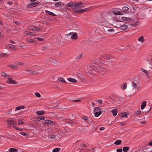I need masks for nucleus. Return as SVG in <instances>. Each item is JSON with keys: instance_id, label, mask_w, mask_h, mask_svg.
<instances>
[{"instance_id": "f257e3e1", "label": "nucleus", "mask_w": 152, "mask_h": 152, "mask_svg": "<svg viewBox=\"0 0 152 152\" xmlns=\"http://www.w3.org/2000/svg\"><path fill=\"white\" fill-rule=\"evenodd\" d=\"M132 86L133 87L132 91L133 92H136L138 91L139 87L136 83L134 82H132Z\"/></svg>"}, {"instance_id": "f03ea898", "label": "nucleus", "mask_w": 152, "mask_h": 152, "mask_svg": "<svg viewBox=\"0 0 152 152\" xmlns=\"http://www.w3.org/2000/svg\"><path fill=\"white\" fill-rule=\"evenodd\" d=\"M7 122L8 124L10 126L12 125V126L13 125H14L15 124H17V123L14 120L11 119H8L7 121Z\"/></svg>"}, {"instance_id": "7ed1b4c3", "label": "nucleus", "mask_w": 152, "mask_h": 152, "mask_svg": "<svg viewBox=\"0 0 152 152\" xmlns=\"http://www.w3.org/2000/svg\"><path fill=\"white\" fill-rule=\"evenodd\" d=\"M43 122L44 124H49L51 125H53L55 124L54 121L48 120H46L44 121Z\"/></svg>"}, {"instance_id": "20e7f679", "label": "nucleus", "mask_w": 152, "mask_h": 152, "mask_svg": "<svg viewBox=\"0 0 152 152\" xmlns=\"http://www.w3.org/2000/svg\"><path fill=\"white\" fill-rule=\"evenodd\" d=\"M39 4V3L33 2V3L29 4L28 5L27 7H28L32 8L37 6Z\"/></svg>"}, {"instance_id": "39448f33", "label": "nucleus", "mask_w": 152, "mask_h": 152, "mask_svg": "<svg viewBox=\"0 0 152 152\" xmlns=\"http://www.w3.org/2000/svg\"><path fill=\"white\" fill-rule=\"evenodd\" d=\"M7 83L10 84H16L17 82L13 80L11 78H9L7 81Z\"/></svg>"}, {"instance_id": "423d86ee", "label": "nucleus", "mask_w": 152, "mask_h": 152, "mask_svg": "<svg viewBox=\"0 0 152 152\" xmlns=\"http://www.w3.org/2000/svg\"><path fill=\"white\" fill-rule=\"evenodd\" d=\"M25 70L26 71L28 72L29 75H33L37 74V73L35 71H32L30 69H25Z\"/></svg>"}, {"instance_id": "0eeeda50", "label": "nucleus", "mask_w": 152, "mask_h": 152, "mask_svg": "<svg viewBox=\"0 0 152 152\" xmlns=\"http://www.w3.org/2000/svg\"><path fill=\"white\" fill-rule=\"evenodd\" d=\"M1 74L3 77H5V78H7L10 77V76L7 73L4 72H1Z\"/></svg>"}, {"instance_id": "6e6552de", "label": "nucleus", "mask_w": 152, "mask_h": 152, "mask_svg": "<svg viewBox=\"0 0 152 152\" xmlns=\"http://www.w3.org/2000/svg\"><path fill=\"white\" fill-rule=\"evenodd\" d=\"M45 12L48 15H50L54 16H55L56 15L53 13L48 10H45Z\"/></svg>"}, {"instance_id": "1a4fd4ad", "label": "nucleus", "mask_w": 152, "mask_h": 152, "mask_svg": "<svg viewBox=\"0 0 152 152\" xmlns=\"http://www.w3.org/2000/svg\"><path fill=\"white\" fill-rule=\"evenodd\" d=\"M141 70L145 74V75L148 78L150 77V76H149V74L148 71L142 68V69Z\"/></svg>"}, {"instance_id": "9d476101", "label": "nucleus", "mask_w": 152, "mask_h": 152, "mask_svg": "<svg viewBox=\"0 0 152 152\" xmlns=\"http://www.w3.org/2000/svg\"><path fill=\"white\" fill-rule=\"evenodd\" d=\"M7 47L8 48L12 49L13 50H15L16 49V48L15 47L11 44L8 45L7 46Z\"/></svg>"}, {"instance_id": "9b49d317", "label": "nucleus", "mask_w": 152, "mask_h": 152, "mask_svg": "<svg viewBox=\"0 0 152 152\" xmlns=\"http://www.w3.org/2000/svg\"><path fill=\"white\" fill-rule=\"evenodd\" d=\"M94 112L95 116L96 117L99 116L102 113V112L101 111H96Z\"/></svg>"}, {"instance_id": "f8f14e48", "label": "nucleus", "mask_w": 152, "mask_h": 152, "mask_svg": "<svg viewBox=\"0 0 152 152\" xmlns=\"http://www.w3.org/2000/svg\"><path fill=\"white\" fill-rule=\"evenodd\" d=\"M67 80L69 82H72L73 83H76L77 82V81L76 80L72 78H69L67 79Z\"/></svg>"}, {"instance_id": "ddd939ff", "label": "nucleus", "mask_w": 152, "mask_h": 152, "mask_svg": "<svg viewBox=\"0 0 152 152\" xmlns=\"http://www.w3.org/2000/svg\"><path fill=\"white\" fill-rule=\"evenodd\" d=\"M111 112L113 113V115L114 116H115L117 114L118 110L116 109H114L112 110L111 111Z\"/></svg>"}, {"instance_id": "4468645a", "label": "nucleus", "mask_w": 152, "mask_h": 152, "mask_svg": "<svg viewBox=\"0 0 152 152\" xmlns=\"http://www.w3.org/2000/svg\"><path fill=\"white\" fill-rule=\"evenodd\" d=\"M71 37L72 39L76 40L77 38V34L74 33L71 36Z\"/></svg>"}, {"instance_id": "2eb2a0df", "label": "nucleus", "mask_w": 152, "mask_h": 152, "mask_svg": "<svg viewBox=\"0 0 152 152\" xmlns=\"http://www.w3.org/2000/svg\"><path fill=\"white\" fill-rule=\"evenodd\" d=\"M36 113L38 115H42L44 114L45 111L43 110L38 111L36 112Z\"/></svg>"}, {"instance_id": "dca6fc26", "label": "nucleus", "mask_w": 152, "mask_h": 152, "mask_svg": "<svg viewBox=\"0 0 152 152\" xmlns=\"http://www.w3.org/2000/svg\"><path fill=\"white\" fill-rule=\"evenodd\" d=\"M120 28L122 30H125L128 28V26L127 25H122L121 26Z\"/></svg>"}, {"instance_id": "f3484780", "label": "nucleus", "mask_w": 152, "mask_h": 152, "mask_svg": "<svg viewBox=\"0 0 152 152\" xmlns=\"http://www.w3.org/2000/svg\"><path fill=\"white\" fill-rule=\"evenodd\" d=\"M146 105V102L145 101H143L142 104L141 106V108L142 110L144 109Z\"/></svg>"}, {"instance_id": "a211bd4d", "label": "nucleus", "mask_w": 152, "mask_h": 152, "mask_svg": "<svg viewBox=\"0 0 152 152\" xmlns=\"http://www.w3.org/2000/svg\"><path fill=\"white\" fill-rule=\"evenodd\" d=\"M62 3L61 2H59L56 3L54 5L55 7H59L62 5Z\"/></svg>"}, {"instance_id": "6ab92c4d", "label": "nucleus", "mask_w": 152, "mask_h": 152, "mask_svg": "<svg viewBox=\"0 0 152 152\" xmlns=\"http://www.w3.org/2000/svg\"><path fill=\"white\" fill-rule=\"evenodd\" d=\"M9 151L10 152H17L18 150L14 148H11L9 149Z\"/></svg>"}, {"instance_id": "aec40b11", "label": "nucleus", "mask_w": 152, "mask_h": 152, "mask_svg": "<svg viewBox=\"0 0 152 152\" xmlns=\"http://www.w3.org/2000/svg\"><path fill=\"white\" fill-rule=\"evenodd\" d=\"M138 40L139 41L141 42H143L144 41V38L143 36L139 38Z\"/></svg>"}, {"instance_id": "412c9836", "label": "nucleus", "mask_w": 152, "mask_h": 152, "mask_svg": "<svg viewBox=\"0 0 152 152\" xmlns=\"http://www.w3.org/2000/svg\"><path fill=\"white\" fill-rule=\"evenodd\" d=\"M25 108V106L23 105L20 106L18 107H17L16 109H15V111L16 110H20V109H23Z\"/></svg>"}, {"instance_id": "4be33fe9", "label": "nucleus", "mask_w": 152, "mask_h": 152, "mask_svg": "<svg viewBox=\"0 0 152 152\" xmlns=\"http://www.w3.org/2000/svg\"><path fill=\"white\" fill-rule=\"evenodd\" d=\"M8 66L13 69H16L17 68V66L16 65H12V64H11L9 65Z\"/></svg>"}, {"instance_id": "5701e85b", "label": "nucleus", "mask_w": 152, "mask_h": 152, "mask_svg": "<svg viewBox=\"0 0 152 152\" xmlns=\"http://www.w3.org/2000/svg\"><path fill=\"white\" fill-rule=\"evenodd\" d=\"M36 119L39 121L41 120H44L45 119V118L44 116L37 117L36 118Z\"/></svg>"}, {"instance_id": "b1692460", "label": "nucleus", "mask_w": 152, "mask_h": 152, "mask_svg": "<svg viewBox=\"0 0 152 152\" xmlns=\"http://www.w3.org/2000/svg\"><path fill=\"white\" fill-rule=\"evenodd\" d=\"M129 147H124L123 148V150L124 152H127L129 150Z\"/></svg>"}, {"instance_id": "393cba45", "label": "nucleus", "mask_w": 152, "mask_h": 152, "mask_svg": "<svg viewBox=\"0 0 152 152\" xmlns=\"http://www.w3.org/2000/svg\"><path fill=\"white\" fill-rule=\"evenodd\" d=\"M27 42H31L33 43H35L36 42L33 39H28L27 40Z\"/></svg>"}, {"instance_id": "a878e982", "label": "nucleus", "mask_w": 152, "mask_h": 152, "mask_svg": "<svg viewBox=\"0 0 152 152\" xmlns=\"http://www.w3.org/2000/svg\"><path fill=\"white\" fill-rule=\"evenodd\" d=\"M74 3L72 2H69L66 5V7H73Z\"/></svg>"}, {"instance_id": "bb28decb", "label": "nucleus", "mask_w": 152, "mask_h": 152, "mask_svg": "<svg viewBox=\"0 0 152 152\" xmlns=\"http://www.w3.org/2000/svg\"><path fill=\"white\" fill-rule=\"evenodd\" d=\"M79 4L77 3H75V4H73V9H75L79 7Z\"/></svg>"}, {"instance_id": "cd10ccee", "label": "nucleus", "mask_w": 152, "mask_h": 152, "mask_svg": "<svg viewBox=\"0 0 152 152\" xmlns=\"http://www.w3.org/2000/svg\"><path fill=\"white\" fill-rule=\"evenodd\" d=\"M74 13H83V11L82 9H79L77 10H76L74 11Z\"/></svg>"}, {"instance_id": "c85d7f7f", "label": "nucleus", "mask_w": 152, "mask_h": 152, "mask_svg": "<svg viewBox=\"0 0 152 152\" xmlns=\"http://www.w3.org/2000/svg\"><path fill=\"white\" fill-rule=\"evenodd\" d=\"M121 142L122 141L121 140H116L114 143V144L116 145H118L121 144Z\"/></svg>"}, {"instance_id": "c756f323", "label": "nucleus", "mask_w": 152, "mask_h": 152, "mask_svg": "<svg viewBox=\"0 0 152 152\" xmlns=\"http://www.w3.org/2000/svg\"><path fill=\"white\" fill-rule=\"evenodd\" d=\"M58 80H59L60 82L63 83H65L66 82V81L65 80L61 77L59 78Z\"/></svg>"}, {"instance_id": "7c9ffc66", "label": "nucleus", "mask_w": 152, "mask_h": 152, "mask_svg": "<svg viewBox=\"0 0 152 152\" xmlns=\"http://www.w3.org/2000/svg\"><path fill=\"white\" fill-rule=\"evenodd\" d=\"M123 10L125 12H126L127 11H129V8L127 7H123Z\"/></svg>"}, {"instance_id": "2f4dec72", "label": "nucleus", "mask_w": 152, "mask_h": 152, "mask_svg": "<svg viewBox=\"0 0 152 152\" xmlns=\"http://www.w3.org/2000/svg\"><path fill=\"white\" fill-rule=\"evenodd\" d=\"M18 124H24V121L21 119H18Z\"/></svg>"}, {"instance_id": "473e14b6", "label": "nucleus", "mask_w": 152, "mask_h": 152, "mask_svg": "<svg viewBox=\"0 0 152 152\" xmlns=\"http://www.w3.org/2000/svg\"><path fill=\"white\" fill-rule=\"evenodd\" d=\"M83 55L82 54L80 53L79 55L77 56L76 58H75V59L78 60L80 59L81 57H82Z\"/></svg>"}, {"instance_id": "72a5a7b5", "label": "nucleus", "mask_w": 152, "mask_h": 152, "mask_svg": "<svg viewBox=\"0 0 152 152\" xmlns=\"http://www.w3.org/2000/svg\"><path fill=\"white\" fill-rule=\"evenodd\" d=\"M127 83H124L122 84V86L123 87L122 88L123 90L125 89L126 88Z\"/></svg>"}, {"instance_id": "f704fd0d", "label": "nucleus", "mask_w": 152, "mask_h": 152, "mask_svg": "<svg viewBox=\"0 0 152 152\" xmlns=\"http://www.w3.org/2000/svg\"><path fill=\"white\" fill-rule=\"evenodd\" d=\"M48 47L46 46H44L41 49L42 50H44L45 51H47V50H48Z\"/></svg>"}, {"instance_id": "c9c22d12", "label": "nucleus", "mask_w": 152, "mask_h": 152, "mask_svg": "<svg viewBox=\"0 0 152 152\" xmlns=\"http://www.w3.org/2000/svg\"><path fill=\"white\" fill-rule=\"evenodd\" d=\"M60 150L59 148H56L53 149V152H58Z\"/></svg>"}, {"instance_id": "e433bc0d", "label": "nucleus", "mask_w": 152, "mask_h": 152, "mask_svg": "<svg viewBox=\"0 0 152 152\" xmlns=\"http://www.w3.org/2000/svg\"><path fill=\"white\" fill-rule=\"evenodd\" d=\"M133 21L132 19L127 17V20H126V22L128 23L132 22Z\"/></svg>"}, {"instance_id": "4c0bfd02", "label": "nucleus", "mask_w": 152, "mask_h": 152, "mask_svg": "<svg viewBox=\"0 0 152 152\" xmlns=\"http://www.w3.org/2000/svg\"><path fill=\"white\" fill-rule=\"evenodd\" d=\"M51 62L52 63H53L54 65H57L58 64L57 63V62L55 60H53Z\"/></svg>"}, {"instance_id": "58836bf2", "label": "nucleus", "mask_w": 152, "mask_h": 152, "mask_svg": "<svg viewBox=\"0 0 152 152\" xmlns=\"http://www.w3.org/2000/svg\"><path fill=\"white\" fill-rule=\"evenodd\" d=\"M12 126L14 127L15 129L19 130V131H22V129L21 128H18L17 126H14V125H13Z\"/></svg>"}, {"instance_id": "ea45409f", "label": "nucleus", "mask_w": 152, "mask_h": 152, "mask_svg": "<svg viewBox=\"0 0 152 152\" xmlns=\"http://www.w3.org/2000/svg\"><path fill=\"white\" fill-rule=\"evenodd\" d=\"M114 14L116 15H122V13L119 11H117L116 12H114Z\"/></svg>"}, {"instance_id": "a19ab883", "label": "nucleus", "mask_w": 152, "mask_h": 152, "mask_svg": "<svg viewBox=\"0 0 152 152\" xmlns=\"http://www.w3.org/2000/svg\"><path fill=\"white\" fill-rule=\"evenodd\" d=\"M122 113L121 114V117L123 118L127 117V114L126 113Z\"/></svg>"}, {"instance_id": "79ce46f5", "label": "nucleus", "mask_w": 152, "mask_h": 152, "mask_svg": "<svg viewBox=\"0 0 152 152\" xmlns=\"http://www.w3.org/2000/svg\"><path fill=\"white\" fill-rule=\"evenodd\" d=\"M101 111V109L99 107H96L94 110V112L96 111Z\"/></svg>"}, {"instance_id": "37998d69", "label": "nucleus", "mask_w": 152, "mask_h": 152, "mask_svg": "<svg viewBox=\"0 0 152 152\" xmlns=\"http://www.w3.org/2000/svg\"><path fill=\"white\" fill-rule=\"evenodd\" d=\"M106 54H103L101 56V59L102 60L104 59V58H106Z\"/></svg>"}, {"instance_id": "c03bdc74", "label": "nucleus", "mask_w": 152, "mask_h": 152, "mask_svg": "<svg viewBox=\"0 0 152 152\" xmlns=\"http://www.w3.org/2000/svg\"><path fill=\"white\" fill-rule=\"evenodd\" d=\"M35 95L38 97H41L40 94L38 92H36L35 94Z\"/></svg>"}, {"instance_id": "a18cd8bd", "label": "nucleus", "mask_w": 152, "mask_h": 152, "mask_svg": "<svg viewBox=\"0 0 152 152\" xmlns=\"http://www.w3.org/2000/svg\"><path fill=\"white\" fill-rule=\"evenodd\" d=\"M34 27H35V26L32 27V26H29L28 27V28L29 29H30L31 30H33V31H34V30H35V29H34L35 28H34Z\"/></svg>"}, {"instance_id": "49530a36", "label": "nucleus", "mask_w": 152, "mask_h": 152, "mask_svg": "<svg viewBox=\"0 0 152 152\" xmlns=\"http://www.w3.org/2000/svg\"><path fill=\"white\" fill-rule=\"evenodd\" d=\"M34 28H35L34 29H35V30H36V31H40V29L39 28H37L36 27H34Z\"/></svg>"}, {"instance_id": "de8ad7c7", "label": "nucleus", "mask_w": 152, "mask_h": 152, "mask_svg": "<svg viewBox=\"0 0 152 152\" xmlns=\"http://www.w3.org/2000/svg\"><path fill=\"white\" fill-rule=\"evenodd\" d=\"M20 134L21 135H23V136H26V135H28V134H26L25 132H22L20 133Z\"/></svg>"}, {"instance_id": "09e8293b", "label": "nucleus", "mask_w": 152, "mask_h": 152, "mask_svg": "<svg viewBox=\"0 0 152 152\" xmlns=\"http://www.w3.org/2000/svg\"><path fill=\"white\" fill-rule=\"evenodd\" d=\"M105 58L107 60H109V59L112 58H111L110 57V56L109 55H106V56Z\"/></svg>"}, {"instance_id": "8fccbe9b", "label": "nucleus", "mask_w": 152, "mask_h": 152, "mask_svg": "<svg viewBox=\"0 0 152 152\" xmlns=\"http://www.w3.org/2000/svg\"><path fill=\"white\" fill-rule=\"evenodd\" d=\"M121 20L125 21H126L127 20V17H123L121 18Z\"/></svg>"}, {"instance_id": "3c124183", "label": "nucleus", "mask_w": 152, "mask_h": 152, "mask_svg": "<svg viewBox=\"0 0 152 152\" xmlns=\"http://www.w3.org/2000/svg\"><path fill=\"white\" fill-rule=\"evenodd\" d=\"M141 113V112L140 111H137L135 112V114L137 115H139Z\"/></svg>"}, {"instance_id": "603ef678", "label": "nucleus", "mask_w": 152, "mask_h": 152, "mask_svg": "<svg viewBox=\"0 0 152 152\" xmlns=\"http://www.w3.org/2000/svg\"><path fill=\"white\" fill-rule=\"evenodd\" d=\"M49 137H51L50 138L52 139H54L55 138V136L53 134H51L49 136Z\"/></svg>"}, {"instance_id": "864d4df0", "label": "nucleus", "mask_w": 152, "mask_h": 152, "mask_svg": "<svg viewBox=\"0 0 152 152\" xmlns=\"http://www.w3.org/2000/svg\"><path fill=\"white\" fill-rule=\"evenodd\" d=\"M83 12H87L88 11V10H89L88 8H87L85 9H82Z\"/></svg>"}, {"instance_id": "5fc2aeb1", "label": "nucleus", "mask_w": 152, "mask_h": 152, "mask_svg": "<svg viewBox=\"0 0 152 152\" xmlns=\"http://www.w3.org/2000/svg\"><path fill=\"white\" fill-rule=\"evenodd\" d=\"M6 55V54H5L4 53L0 54V58H1V57H4Z\"/></svg>"}, {"instance_id": "6e6d98bb", "label": "nucleus", "mask_w": 152, "mask_h": 152, "mask_svg": "<svg viewBox=\"0 0 152 152\" xmlns=\"http://www.w3.org/2000/svg\"><path fill=\"white\" fill-rule=\"evenodd\" d=\"M28 35H31V36H34L35 35L32 32H29L28 33Z\"/></svg>"}, {"instance_id": "4d7b16f0", "label": "nucleus", "mask_w": 152, "mask_h": 152, "mask_svg": "<svg viewBox=\"0 0 152 152\" xmlns=\"http://www.w3.org/2000/svg\"><path fill=\"white\" fill-rule=\"evenodd\" d=\"M37 39L38 41H41L43 40V39L39 37H37Z\"/></svg>"}, {"instance_id": "13d9d810", "label": "nucleus", "mask_w": 152, "mask_h": 152, "mask_svg": "<svg viewBox=\"0 0 152 152\" xmlns=\"http://www.w3.org/2000/svg\"><path fill=\"white\" fill-rule=\"evenodd\" d=\"M139 23V22L138 21L137 22H136L134 23H133L132 24V26H136L138 24V23Z\"/></svg>"}, {"instance_id": "bf43d9fd", "label": "nucleus", "mask_w": 152, "mask_h": 152, "mask_svg": "<svg viewBox=\"0 0 152 152\" xmlns=\"http://www.w3.org/2000/svg\"><path fill=\"white\" fill-rule=\"evenodd\" d=\"M117 152H122V150L121 148V149H117L116 150Z\"/></svg>"}, {"instance_id": "052dcab7", "label": "nucleus", "mask_w": 152, "mask_h": 152, "mask_svg": "<svg viewBox=\"0 0 152 152\" xmlns=\"http://www.w3.org/2000/svg\"><path fill=\"white\" fill-rule=\"evenodd\" d=\"M107 31L110 32H113L114 31V30L113 29H109L107 30Z\"/></svg>"}, {"instance_id": "680f3d73", "label": "nucleus", "mask_w": 152, "mask_h": 152, "mask_svg": "<svg viewBox=\"0 0 152 152\" xmlns=\"http://www.w3.org/2000/svg\"><path fill=\"white\" fill-rule=\"evenodd\" d=\"M7 4H9L10 5H11L13 4V3L12 2L9 1L7 2Z\"/></svg>"}, {"instance_id": "e2e57ef3", "label": "nucleus", "mask_w": 152, "mask_h": 152, "mask_svg": "<svg viewBox=\"0 0 152 152\" xmlns=\"http://www.w3.org/2000/svg\"><path fill=\"white\" fill-rule=\"evenodd\" d=\"M10 42L13 44H15L16 43L15 42L13 41L11 39H10Z\"/></svg>"}, {"instance_id": "0e129e2a", "label": "nucleus", "mask_w": 152, "mask_h": 152, "mask_svg": "<svg viewBox=\"0 0 152 152\" xmlns=\"http://www.w3.org/2000/svg\"><path fill=\"white\" fill-rule=\"evenodd\" d=\"M83 118L85 120H87L88 119V118L87 116H83Z\"/></svg>"}, {"instance_id": "69168bd1", "label": "nucleus", "mask_w": 152, "mask_h": 152, "mask_svg": "<svg viewBox=\"0 0 152 152\" xmlns=\"http://www.w3.org/2000/svg\"><path fill=\"white\" fill-rule=\"evenodd\" d=\"M19 64V65L21 66H23L24 65V64L21 62H19V64Z\"/></svg>"}, {"instance_id": "338daca9", "label": "nucleus", "mask_w": 152, "mask_h": 152, "mask_svg": "<svg viewBox=\"0 0 152 152\" xmlns=\"http://www.w3.org/2000/svg\"><path fill=\"white\" fill-rule=\"evenodd\" d=\"M148 145L152 146V141L150 142L148 144Z\"/></svg>"}, {"instance_id": "774afa93", "label": "nucleus", "mask_w": 152, "mask_h": 152, "mask_svg": "<svg viewBox=\"0 0 152 152\" xmlns=\"http://www.w3.org/2000/svg\"><path fill=\"white\" fill-rule=\"evenodd\" d=\"M105 129V128L104 127H101L100 128V130H103Z\"/></svg>"}]
</instances>
